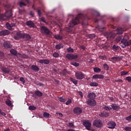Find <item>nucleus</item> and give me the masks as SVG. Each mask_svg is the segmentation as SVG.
I'll return each instance as SVG.
<instances>
[{
	"mask_svg": "<svg viewBox=\"0 0 131 131\" xmlns=\"http://www.w3.org/2000/svg\"><path fill=\"white\" fill-rule=\"evenodd\" d=\"M66 57L68 60H76L78 58V55H74L73 54L68 53Z\"/></svg>",
	"mask_w": 131,
	"mask_h": 131,
	"instance_id": "423d86ee",
	"label": "nucleus"
},
{
	"mask_svg": "<svg viewBox=\"0 0 131 131\" xmlns=\"http://www.w3.org/2000/svg\"><path fill=\"white\" fill-rule=\"evenodd\" d=\"M99 59H101V60H106V55H103V56H102V55H99Z\"/></svg>",
	"mask_w": 131,
	"mask_h": 131,
	"instance_id": "a19ab883",
	"label": "nucleus"
},
{
	"mask_svg": "<svg viewBox=\"0 0 131 131\" xmlns=\"http://www.w3.org/2000/svg\"><path fill=\"white\" fill-rule=\"evenodd\" d=\"M40 20L41 21H42L43 23H46V19L44 18V17H41Z\"/></svg>",
	"mask_w": 131,
	"mask_h": 131,
	"instance_id": "0e129e2a",
	"label": "nucleus"
},
{
	"mask_svg": "<svg viewBox=\"0 0 131 131\" xmlns=\"http://www.w3.org/2000/svg\"><path fill=\"white\" fill-rule=\"evenodd\" d=\"M88 99L86 100V103L90 107H95L97 105V101H96V94L94 93H90L87 96Z\"/></svg>",
	"mask_w": 131,
	"mask_h": 131,
	"instance_id": "7ed1b4c3",
	"label": "nucleus"
},
{
	"mask_svg": "<svg viewBox=\"0 0 131 131\" xmlns=\"http://www.w3.org/2000/svg\"><path fill=\"white\" fill-rule=\"evenodd\" d=\"M105 34L107 38H114L115 37V34H113L111 32H107Z\"/></svg>",
	"mask_w": 131,
	"mask_h": 131,
	"instance_id": "4468645a",
	"label": "nucleus"
},
{
	"mask_svg": "<svg viewBox=\"0 0 131 131\" xmlns=\"http://www.w3.org/2000/svg\"><path fill=\"white\" fill-rule=\"evenodd\" d=\"M24 34L25 33H22L21 31L16 32V36H14V39H16V40H19V38H23Z\"/></svg>",
	"mask_w": 131,
	"mask_h": 131,
	"instance_id": "1a4fd4ad",
	"label": "nucleus"
},
{
	"mask_svg": "<svg viewBox=\"0 0 131 131\" xmlns=\"http://www.w3.org/2000/svg\"><path fill=\"white\" fill-rule=\"evenodd\" d=\"M115 81L116 82H120L121 83H122V82H123V80L121 79L116 80Z\"/></svg>",
	"mask_w": 131,
	"mask_h": 131,
	"instance_id": "13d9d810",
	"label": "nucleus"
},
{
	"mask_svg": "<svg viewBox=\"0 0 131 131\" xmlns=\"http://www.w3.org/2000/svg\"><path fill=\"white\" fill-rule=\"evenodd\" d=\"M6 25V27L8 29H9V30H12V29H13L10 23H7Z\"/></svg>",
	"mask_w": 131,
	"mask_h": 131,
	"instance_id": "e433bc0d",
	"label": "nucleus"
},
{
	"mask_svg": "<svg viewBox=\"0 0 131 131\" xmlns=\"http://www.w3.org/2000/svg\"><path fill=\"white\" fill-rule=\"evenodd\" d=\"M43 116L46 118H49V117H50V114L48 113L44 112L43 114Z\"/></svg>",
	"mask_w": 131,
	"mask_h": 131,
	"instance_id": "4c0bfd02",
	"label": "nucleus"
},
{
	"mask_svg": "<svg viewBox=\"0 0 131 131\" xmlns=\"http://www.w3.org/2000/svg\"><path fill=\"white\" fill-rule=\"evenodd\" d=\"M9 34H10V32L7 30L0 31V36H1L3 35V36L8 35Z\"/></svg>",
	"mask_w": 131,
	"mask_h": 131,
	"instance_id": "412c9836",
	"label": "nucleus"
},
{
	"mask_svg": "<svg viewBox=\"0 0 131 131\" xmlns=\"http://www.w3.org/2000/svg\"><path fill=\"white\" fill-rule=\"evenodd\" d=\"M73 111L74 114H81V113H82V110L78 107H75Z\"/></svg>",
	"mask_w": 131,
	"mask_h": 131,
	"instance_id": "ddd939ff",
	"label": "nucleus"
},
{
	"mask_svg": "<svg viewBox=\"0 0 131 131\" xmlns=\"http://www.w3.org/2000/svg\"><path fill=\"white\" fill-rule=\"evenodd\" d=\"M53 56L54 58H58L59 57V53L55 52L53 53Z\"/></svg>",
	"mask_w": 131,
	"mask_h": 131,
	"instance_id": "8fccbe9b",
	"label": "nucleus"
},
{
	"mask_svg": "<svg viewBox=\"0 0 131 131\" xmlns=\"http://www.w3.org/2000/svg\"><path fill=\"white\" fill-rule=\"evenodd\" d=\"M3 47L5 49H11V48H12V45H11V43H10V41H6L4 42L3 44Z\"/></svg>",
	"mask_w": 131,
	"mask_h": 131,
	"instance_id": "2eb2a0df",
	"label": "nucleus"
},
{
	"mask_svg": "<svg viewBox=\"0 0 131 131\" xmlns=\"http://www.w3.org/2000/svg\"><path fill=\"white\" fill-rule=\"evenodd\" d=\"M1 70L4 73H7L8 74H9V73H10V71H11V70H10L9 68H7L6 67H2L1 68Z\"/></svg>",
	"mask_w": 131,
	"mask_h": 131,
	"instance_id": "6ab92c4d",
	"label": "nucleus"
},
{
	"mask_svg": "<svg viewBox=\"0 0 131 131\" xmlns=\"http://www.w3.org/2000/svg\"><path fill=\"white\" fill-rule=\"evenodd\" d=\"M63 47H64L63 44L60 43H58V45H56L55 48L56 49V50H61V49H62L63 48Z\"/></svg>",
	"mask_w": 131,
	"mask_h": 131,
	"instance_id": "a878e982",
	"label": "nucleus"
},
{
	"mask_svg": "<svg viewBox=\"0 0 131 131\" xmlns=\"http://www.w3.org/2000/svg\"><path fill=\"white\" fill-rule=\"evenodd\" d=\"M125 130L126 131H131V127H128V126H126L124 128Z\"/></svg>",
	"mask_w": 131,
	"mask_h": 131,
	"instance_id": "3c124183",
	"label": "nucleus"
},
{
	"mask_svg": "<svg viewBox=\"0 0 131 131\" xmlns=\"http://www.w3.org/2000/svg\"><path fill=\"white\" fill-rule=\"evenodd\" d=\"M41 32L45 33L46 35H49L51 34V31L46 27L41 26L40 27Z\"/></svg>",
	"mask_w": 131,
	"mask_h": 131,
	"instance_id": "0eeeda50",
	"label": "nucleus"
},
{
	"mask_svg": "<svg viewBox=\"0 0 131 131\" xmlns=\"http://www.w3.org/2000/svg\"><path fill=\"white\" fill-rule=\"evenodd\" d=\"M23 38L25 40H29L30 39H31V36H30V35H29L28 34H26V33H25V34L24 35Z\"/></svg>",
	"mask_w": 131,
	"mask_h": 131,
	"instance_id": "4be33fe9",
	"label": "nucleus"
},
{
	"mask_svg": "<svg viewBox=\"0 0 131 131\" xmlns=\"http://www.w3.org/2000/svg\"><path fill=\"white\" fill-rule=\"evenodd\" d=\"M68 73V72L67 71V70L66 69H64L62 71L59 73V74L60 75H62V76H67Z\"/></svg>",
	"mask_w": 131,
	"mask_h": 131,
	"instance_id": "393cba45",
	"label": "nucleus"
},
{
	"mask_svg": "<svg viewBox=\"0 0 131 131\" xmlns=\"http://www.w3.org/2000/svg\"><path fill=\"white\" fill-rule=\"evenodd\" d=\"M126 80H127L128 82H131V77H129V76L126 77Z\"/></svg>",
	"mask_w": 131,
	"mask_h": 131,
	"instance_id": "864d4df0",
	"label": "nucleus"
},
{
	"mask_svg": "<svg viewBox=\"0 0 131 131\" xmlns=\"http://www.w3.org/2000/svg\"><path fill=\"white\" fill-rule=\"evenodd\" d=\"M72 103V100L70 98L68 99V100L66 102V105H70Z\"/></svg>",
	"mask_w": 131,
	"mask_h": 131,
	"instance_id": "c03bdc74",
	"label": "nucleus"
},
{
	"mask_svg": "<svg viewBox=\"0 0 131 131\" xmlns=\"http://www.w3.org/2000/svg\"><path fill=\"white\" fill-rule=\"evenodd\" d=\"M82 20V21H84V20H89V17H88V16H84L81 13L79 14L74 19H72L70 22L69 25V27H73L75 25H77V24L79 23V20Z\"/></svg>",
	"mask_w": 131,
	"mask_h": 131,
	"instance_id": "f03ea898",
	"label": "nucleus"
},
{
	"mask_svg": "<svg viewBox=\"0 0 131 131\" xmlns=\"http://www.w3.org/2000/svg\"><path fill=\"white\" fill-rule=\"evenodd\" d=\"M120 109V107L118 105L116 104L115 105V111H118Z\"/></svg>",
	"mask_w": 131,
	"mask_h": 131,
	"instance_id": "603ef678",
	"label": "nucleus"
},
{
	"mask_svg": "<svg viewBox=\"0 0 131 131\" xmlns=\"http://www.w3.org/2000/svg\"><path fill=\"white\" fill-rule=\"evenodd\" d=\"M37 12L38 15L39 16V17H40L41 16V12L40 11V10H38Z\"/></svg>",
	"mask_w": 131,
	"mask_h": 131,
	"instance_id": "052dcab7",
	"label": "nucleus"
},
{
	"mask_svg": "<svg viewBox=\"0 0 131 131\" xmlns=\"http://www.w3.org/2000/svg\"><path fill=\"white\" fill-rule=\"evenodd\" d=\"M128 73V72H125V71H123L121 72V75L122 76H123L124 75H126V74H127Z\"/></svg>",
	"mask_w": 131,
	"mask_h": 131,
	"instance_id": "49530a36",
	"label": "nucleus"
},
{
	"mask_svg": "<svg viewBox=\"0 0 131 131\" xmlns=\"http://www.w3.org/2000/svg\"><path fill=\"white\" fill-rule=\"evenodd\" d=\"M22 58H24V59H28V56L26 54H23L22 55Z\"/></svg>",
	"mask_w": 131,
	"mask_h": 131,
	"instance_id": "bf43d9fd",
	"label": "nucleus"
},
{
	"mask_svg": "<svg viewBox=\"0 0 131 131\" xmlns=\"http://www.w3.org/2000/svg\"><path fill=\"white\" fill-rule=\"evenodd\" d=\"M93 70L94 71V72H96V73H98V72H101V69L99 68H94L93 69Z\"/></svg>",
	"mask_w": 131,
	"mask_h": 131,
	"instance_id": "c9c22d12",
	"label": "nucleus"
},
{
	"mask_svg": "<svg viewBox=\"0 0 131 131\" xmlns=\"http://www.w3.org/2000/svg\"><path fill=\"white\" fill-rule=\"evenodd\" d=\"M109 61H111L113 63H115V57L114 56L113 57H110L108 58Z\"/></svg>",
	"mask_w": 131,
	"mask_h": 131,
	"instance_id": "58836bf2",
	"label": "nucleus"
},
{
	"mask_svg": "<svg viewBox=\"0 0 131 131\" xmlns=\"http://www.w3.org/2000/svg\"><path fill=\"white\" fill-rule=\"evenodd\" d=\"M67 52L68 53H74V50H73L71 47H70L69 48L67 49Z\"/></svg>",
	"mask_w": 131,
	"mask_h": 131,
	"instance_id": "7c9ffc66",
	"label": "nucleus"
},
{
	"mask_svg": "<svg viewBox=\"0 0 131 131\" xmlns=\"http://www.w3.org/2000/svg\"><path fill=\"white\" fill-rule=\"evenodd\" d=\"M116 31L117 32L116 34H122V33H123V29L121 28H118Z\"/></svg>",
	"mask_w": 131,
	"mask_h": 131,
	"instance_id": "b1692460",
	"label": "nucleus"
},
{
	"mask_svg": "<svg viewBox=\"0 0 131 131\" xmlns=\"http://www.w3.org/2000/svg\"><path fill=\"white\" fill-rule=\"evenodd\" d=\"M69 126L70 127H74V124H73V123H69Z\"/></svg>",
	"mask_w": 131,
	"mask_h": 131,
	"instance_id": "4d7b16f0",
	"label": "nucleus"
},
{
	"mask_svg": "<svg viewBox=\"0 0 131 131\" xmlns=\"http://www.w3.org/2000/svg\"><path fill=\"white\" fill-rule=\"evenodd\" d=\"M13 16V13H12L11 10H9L6 11L5 14L0 13V20L1 21H5L8 18L12 17Z\"/></svg>",
	"mask_w": 131,
	"mask_h": 131,
	"instance_id": "20e7f679",
	"label": "nucleus"
},
{
	"mask_svg": "<svg viewBox=\"0 0 131 131\" xmlns=\"http://www.w3.org/2000/svg\"><path fill=\"white\" fill-rule=\"evenodd\" d=\"M71 64L73 66H75V67H78L79 66V63L76 62H72Z\"/></svg>",
	"mask_w": 131,
	"mask_h": 131,
	"instance_id": "f704fd0d",
	"label": "nucleus"
},
{
	"mask_svg": "<svg viewBox=\"0 0 131 131\" xmlns=\"http://www.w3.org/2000/svg\"><path fill=\"white\" fill-rule=\"evenodd\" d=\"M93 125L96 127H102L103 126V122L100 119L95 120L93 121Z\"/></svg>",
	"mask_w": 131,
	"mask_h": 131,
	"instance_id": "39448f33",
	"label": "nucleus"
},
{
	"mask_svg": "<svg viewBox=\"0 0 131 131\" xmlns=\"http://www.w3.org/2000/svg\"><path fill=\"white\" fill-rule=\"evenodd\" d=\"M11 26V28H12V27H16V24L15 23H11L10 24Z\"/></svg>",
	"mask_w": 131,
	"mask_h": 131,
	"instance_id": "e2e57ef3",
	"label": "nucleus"
},
{
	"mask_svg": "<svg viewBox=\"0 0 131 131\" xmlns=\"http://www.w3.org/2000/svg\"><path fill=\"white\" fill-rule=\"evenodd\" d=\"M20 81L23 83V84H25L26 81H25V79H24V77H20L19 78Z\"/></svg>",
	"mask_w": 131,
	"mask_h": 131,
	"instance_id": "ea45409f",
	"label": "nucleus"
},
{
	"mask_svg": "<svg viewBox=\"0 0 131 131\" xmlns=\"http://www.w3.org/2000/svg\"><path fill=\"white\" fill-rule=\"evenodd\" d=\"M108 128H115V122H110L108 124Z\"/></svg>",
	"mask_w": 131,
	"mask_h": 131,
	"instance_id": "5701e85b",
	"label": "nucleus"
},
{
	"mask_svg": "<svg viewBox=\"0 0 131 131\" xmlns=\"http://www.w3.org/2000/svg\"><path fill=\"white\" fill-rule=\"evenodd\" d=\"M31 69L33 70V71H34V72H38V71H39V68L36 65H32Z\"/></svg>",
	"mask_w": 131,
	"mask_h": 131,
	"instance_id": "aec40b11",
	"label": "nucleus"
},
{
	"mask_svg": "<svg viewBox=\"0 0 131 131\" xmlns=\"http://www.w3.org/2000/svg\"><path fill=\"white\" fill-rule=\"evenodd\" d=\"M35 95H36V96H37L38 97H42V93H41V92L39 91H35Z\"/></svg>",
	"mask_w": 131,
	"mask_h": 131,
	"instance_id": "c85d7f7f",
	"label": "nucleus"
},
{
	"mask_svg": "<svg viewBox=\"0 0 131 131\" xmlns=\"http://www.w3.org/2000/svg\"><path fill=\"white\" fill-rule=\"evenodd\" d=\"M26 24L29 28H34L35 27V24L33 21L28 20L26 21Z\"/></svg>",
	"mask_w": 131,
	"mask_h": 131,
	"instance_id": "f8f14e48",
	"label": "nucleus"
},
{
	"mask_svg": "<svg viewBox=\"0 0 131 131\" xmlns=\"http://www.w3.org/2000/svg\"><path fill=\"white\" fill-rule=\"evenodd\" d=\"M95 16H96L97 17H99V16H100V13L97 12H95Z\"/></svg>",
	"mask_w": 131,
	"mask_h": 131,
	"instance_id": "680f3d73",
	"label": "nucleus"
},
{
	"mask_svg": "<svg viewBox=\"0 0 131 131\" xmlns=\"http://www.w3.org/2000/svg\"><path fill=\"white\" fill-rule=\"evenodd\" d=\"M54 38L55 39H62L63 36L57 34V35H54Z\"/></svg>",
	"mask_w": 131,
	"mask_h": 131,
	"instance_id": "2f4dec72",
	"label": "nucleus"
},
{
	"mask_svg": "<svg viewBox=\"0 0 131 131\" xmlns=\"http://www.w3.org/2000/svg\"><path fill=\"white\" fill-rule=\"evenodd\" d=\"M126 120H128V121H131V115L128 117H126Z\"/></svg>",
	"mask_w": 131,
	"mask_h": 131,
	"instance_id": "6e6d98bb",
	"label": "nucleus"
},
{
	"mask_svg": "<svg viewBox=\"0 0 131 131\" xmlns=\"http://www.w3.org/2000/svg\"><path fill=\"white\" fill-rule=\"evenodd\" d=\"M70 80H71V81H72L73 83H74V84H75V85L77 84V83L78 82V81H77V80L74 79L73 78H70Z\"/></svg>",
	"mask_w": 131,
	"mask_h": 131,
	"instance_id": "72a5a7b5",
	"label": "nucleus"
},
{
	"mask_svg": "<svg viewBox=\"0 0 131 131\" xmlns=\"http://www.w3.org/2000/svg\"><path fill=\"white\" fill-rule=\"evenodd\" d=\"M0 115H2V116H6L7 114L5 112H3V111L0 108Z\"/></svg>",
	"mask_w": 131,
	"mask_h": 131,
	"instance_id": "09e8293b",
	"label": "nucleus"
},
{
	"mask_svg": "<svg viewBox=\"0 0 131 131\" xmlns=\"http://www.w3.org/2000/svg\"><path fill=\"white\" fill-rule=\"evenodd\" d=\"M79 95L80 96L81 98H82L83 97L82 92H79Z\"/></svg>",
	"mask_w": 131,
	"mask_h": 131,
	"instance_id": "338daca9",
	"label": "nucleus"
},
{
	"mask_svg": "<svg viewBox=\"0 0 131 131\" xmlns=\"http://www.w3.org/2000/svg\"><path fill=\"white\" fill-rule=\"evenodd\" d=\"M80 48H81V49H82V50H85V47H84V46H83V45H81L80 46Z\"/></svg>",
	"mask_w": 131,
	"mask_h": 131,
	"instance_id": "774afa93",
	"label": "nucleus"
},
{
	"mask_svg": "<svg viewBox=\"0 0 131 131\" xmlns=\"http://www.w3.org/2000/svg\"><path fill=\"white\" fill-rule=\"evenodd\" d=\"M5 103L6 104V105H7V106H9V107H13V105L12 104V101H11V100H10L9 99H7L5 101Z\"/></svg>",
	"mask_w": 131,
	"mask_h": 131,
	"instance_id": "bb28decb",
	"label": "nucleus"
},
{
	"mask_svg": "<svg viewBox=\"0 0 131 131\" xmlns=\"http://www.w3.org/2000/svg\"><path fill=\"white\" fill-rule=\"evenodd\" d=\"M23 6H26V4L23 2H20L19 3V7H22Z\"/></svg>",
	"mask_w": 131,
	"mask_h": 131,
	"instance_id": "5fc2aeb1",
	"label": "nucleus"
},
{
	"mask_svg": "<svg viewBox=\"0 0 131 131\" xmlns=\"http://www.w3.org/2000/svg\"><path fill=\"white\" fill-rule=\"evenodd\" d=\"M38 63H40V64H50V60L49 59H40L37 61Z\"/></svg>",
	"mask_w": 131,
	"mask_h": 131,
	"instance_id": "dca6fc26",
	"label": "nucleus"
},
{
	"mask_svg": "<svg viewBox=\"0 0 131 131\" xmlns=\"http://www.w3.org/2000/svg\"><path fill=\"white\" fill-rule=\"evenodd\" d=\"M83 125L85 126L86 129L90 130L92 127V123L89 121H86L83 122Z\"/></svg>",
	"mask_w": 131,
	"mask_h": 131,
	"instance_id": "9b49d317",
	"label": "nucleus"
},
{
	"mask_svg": "<svg viewBox=\"0 0 131 131\" xmlns=\"http://www.w3.org/2000/svg\"><path fill=\"white\" fill-rule=\"evenodd\" d=\"M58 101H60V102H62V103H65L66 102V100L63 98V97H58Z\"/></svg>",
	"mask_w": 131,
	"mask_h": 131,
	"instance_id": "473e14b6",
	"label": "nucleus"
},
{
	"mask_svg": "<svg viewBox=\"0 0 131 131\" xmlns=\"http://www.w3.org/2000/svg\"><path fill=\"white\" fill-rule=\"evenodd\" d=\"M95 37H96V35H95V34H92L89 35V38L91 39H93V38H95Z\"/></svg>",
	"mask_w": 131,
	"mask_h": 131,
	"instance_id": "de8ad7c7",
	"label": "nucleus"
},
{
	"mask_svg": "<svg viewBox=\"0 0 131 131\" xmlns=\"http://www.w3.org/2000/svg\"><path fill=\"white\" fill-rule=\"evenodd\" d=\"M10 52L11 54H12V55H13L14 56H17V54H18L17 50L13 49H11Z\"/></svg>",
	"mask_w": 131,
	"mask_h": 131,
	"instance_id": "cd10ccee",
	"label": "nucleus"
},
{
	"mask_svg": "<svg viewBox=\"0 0 131 131\" xmlns=\"http://www.w3.org/2000/svg\"><path fill=\"white\" fill-rule=\"evenodd\" d=\"M103 109L106 111H110V112L112 110V109L113 110H115V104H112L111 106L105 105Z\"/></svg>",
	"mask_w": 131,
	"mask_h": 131,
	"instance_id": "9d476101",
	"label": "nucleus"
},
{
	"mask_svg": "<svg viewBox=\"0 0 131 131\" xmlns=\"http://www.w3.org/2000/svg\"><path fill=\"white\" fill-rule=\"evenodd\" d=\"M36 109V107L35 106L30 105L29 107V110H35Z\"/></svg>",
	"mask_w": 131,
	"mask_h": 131,
	"instance_id": "a18cd8bd",
	"label": "nucleus"
},
{
	"mask_svg": "<svg viewBox=\"0 0 131 131\" xmlns=\"http://www.w3.org/2000/svg\"><path fill=\"white\" fill-rule=\"evenodd\" d=\"M103 68L105 70H109V66L107 63L103 64Z\"/></svg>",
	"mask_w": 131,
	"mask_h": 131,
	"instance_id": "79ce46f5",
	"label": "nucleus"
},
{
	"mask_svg": "<svg viewBox=\"0 0 131 131\" xmlns=\"http://www.w3.org/2000/svg\"><path fill=\"white\" fill-rule=\"evenodd\" d=\"M93 78H94V79H103L104 78V75H101V74H96V75H94L93 76Z\"/></svg>",
	"mask_w": 131,
	"mask_h": 131,
	"instance_id": "a211bd4d",
	"label": "nucleus"
},
{
	"mask_svg": "<svg viewBox=\"0 0 131 131\" xmlns=\"http://www.w3.org/2000/svg\"><path fill=\"white\" fill-rule=\"evenodd\" d=\"M99 115L100 117H108V116H110V114L109 113H107L106 112H103L99 114Z\"/></svg>",
	"mask_w": 131,
	"mask_h": 131,
	"instance_id": "f3484780",
	"label": "nucleus"
},
{
	"mask_svg": "<svg viewBox=\"0 0 131 131\" xmlns=\"http://www.w3.org/2000/svg\"><path fill=\"white\" fill-rule=\"evenodd\" d=\"M35 84H36L37 85H39V86H45V85L38 81H36L35 82Z\"/></svg>",
	"mask_w": 131,
	"mask_h": 131,
	"instance_id": "37998d69",
	"label": "nucleus"
},
{
	"mask_svg": "<svg viewBox=\"0 0 131 131\" xmlns=\"http://www.w3.org/2000/svg\"><path fill=\"white\" fill-rule=\"evenodd\" d=\"M75 76L77 79L81 80L84 78V74L81 72L77 71L75 73Z\"/></svg>",
	"mask_w": 131,
	"mask_h": 131,
	"instance_id": "6e6552de",
	"label": "nucleus"
},
{
	"mask_svg": "<svg viewBox=\"0 0 131 131\" xmlns=\"http://www.w3.org/2000/svg\"><path fill=\"white\" fill-rule=\"evenodd\" d=\"M30 16H32V17H33V16H34V13H33L32 11H30Z\"/></svg>",
	"mask_w": 131,
	"mask_h": 131,
	"instance_id": "69168bd1",
	"label": "nucleus"
},
{
	"mask_svg": "<svg viewBox=\"0 0 131 131\" xmlns=\"http://www.w3.org/2000/svg\"><path fill=\"white\" fill-rule=\"evenodd\" d=\"M90 86H98L99 84L96 82H92L90 83Z\"/></svg>",
	"mask_w": 131,
	"mask_h": 131,
	"instance_id": "c756f323",
	"label": "nucleus"
},
{
	"mask_svg": "<svg viewBox=\"0 0 131 131\" xmlns=\"http://www.w3.org/2000/svg\"><path fill=\"white\" fill-rule=\"evenodd\" d=\"M128 39H129V37H128V35H127V34H125L122 38H121V35L117 36L116 41L118 42L121 40L122 45H121L120 46L121 48L124 49L125 47H129V46H131V40H128Z\"/></svg>",
	"mask_w": 131,
	"mask_h": 131,
	"instance_id": "f257e3e1",
	"label": "nucleus"
}]
</instances>
